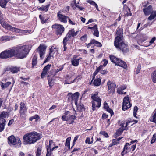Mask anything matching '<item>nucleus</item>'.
Returning <instances> with one entry per match:
<instances>
[{"label": "nucleus", "mask_w": 156, "mask_h": 156, "mask_svg": "<svg viewBox=\"0 0 156 156\" xmlns=\"http://www.w3.org/2000/svg\"><path fill=\"white\" fill-rule=\"evenodd\" d=\"M117 37H115L114 42V44L115 46L116 47L118 46L117 45V43L119 42L121 43L122 42V29H118L116 32Z\"/></svg>", "instance_id": "obj_11"}, {"label": "nucleus", "mask_w": 156, "mask_h": 156, "mask_svg": "<svg viewBox=\"0 0 156 156\" xmlns=\"http://www.w3.org/2000/svg\"><path fill=\"white\" fill-rule=\"evenodd\" d=\"M108 90H110L111 93H113L115 92L116 85L113 82L109 81L107 83Z\"/></svg>", "instance_id": "obj_15"}, {"label": "nucleus", "mask_w": 156, "mask_h": 156, "mask_svg": "<svg viewBox=\"0 0 156 156\" xmlns=\"http://www.w3.org/2000/svg\"><path fill=\"white\" fill-rule=\"evenodd\" d=\"M143 11L145 15H149L153 11L152 7L150 5L144 9Z\"/></svg>", "instance_id": "obj_18"}, {"label": "nucleus", "mask_w": 156, "mask_h": 156, "mask_svg": "<svg viewBox=\"0 0 156 156\" xmlns=\"http://www.w3.org/2000/svg\"><path fill=\"white\" fill-rule=\"evenodd\" d=\"M137 142V140H134L131 141L129 143H126L124 147L123 151L121 153L122 155L123 156L125 154L131 151H133L136 147V143L135 144L131 145Z\"/></svg>", "instance_id": "obj_4"}, {"label": "nucleus", "mask_w": 156, "mask_h": 156, "mask_svg": "<svg viewBox=\"0 0 156 156\" xmlns=\"http://www.w3.org/2000/svg\"><path fill=\"white\" fill-rule=\"evenodd\" d=\"M80 39L81 41H83L85 42L87 41V36L86 35H84V36H82Z\"/></svg>", "instance_id": "obj_55"}, {"label": "nucleus", "mask_w": 156, "mask_h": 156, "mask_svg": "<svg viewBox=\"0 0 156 156\" xmlns=\"http://www.w3.org/2000/svg\"><path fill=\"white\" fill-rule=\"evenodd\" d=\"M51 66V65L48 64L44 67L43 71L41 75V77L42 78H44L45 76L47 74Z\"/></svg>", "instance_id": "obj_16"}, {"label": "nucleus", "mask_w": 156, "mask_h": 156, "mask_svg": "<svg viewBox=\"0 0 156 156\" xmlns=\"http://www.w3.org/2000/svg\"><path fill=\"white\" fill-rule=\"evenodd\" d=\"M70 112L69 111H66L64 113V115L66 116V117L68 116L69 115V114Z\"/></svg>", "instance_id": "obj_63"}, {"label": "nucleus", "mask_w": 156, "mask_h": 156, "mask_svg": "<svg viewBox=\"0 0 156 156\" xmlns=\"http://www.w3.org/2000/svg\"><path fill=\"white\" fill-rule=\"evenodd\" d=\"M71 37L70 35H69L68 34L66 35L65 38L63 40V43H64L65 44H67L66 42L68 41V40L69 39V38Z\"/></svg>", "instance_id": "obj_43"}, {"label": "nucleus", "mask_w": 156, "mask_h": 156, "mask_svg": "<svg viewBox=\"0 0 156 156\" xmlns=\"http://www.w3.org/2000/svg\"><path fill=\"white\" fill-rule=\"evenodd\" d=\"M92 30L94 31L93 33L94 36H96L97 37L99 36V31L98 30V27L96 24H95L93 26V28L92 29Z\"/></svg>", "instance_id": "obj_22"}, {"label": "nucleus", "mask_w": 156, "mask_h": 156, "mask_svg": "<svg viewBox=\"0 0 156 156\" xmlns=\"http://www.w3.org/2000/svg\"><path fill=\"white\" fill-rule=\"evenodd\" d=\"M20 111H27V109L25 104L22 102L20 103Z\"/></svg>", "instance_id": "obj_41"}, {"label": "nucleus", "mask_w": 156, "mask_h": 156, "mask_svg": "<svg viewBox=\"0 0 156 156\" xmlns=\"http://www.w3.org/2000/svg\"><path fill=\"white\" fill-rule=\"evenodd\" d=\"M48 84L50 87L52 86L54 83V80L52 79L48 80Z\"/></svg>", "instance_id": "obj_47"}, {"label": "nucleus", "mask_w": 156, "mask_h": 156, "mask_svg": "<svg viewBox=\"0 0 156 156\" xmlns=\"http://www.w3.org/2000/svg\"><path fill=\"white\" fill-rule=\"evenodd\" d=\"M62 119L63 121H68V119H67V117L64 115L62 116Z\"/></svg>", "instance_id": "obj_64"}, {"label": "nucleus", "mask_w": 156, "mask_h": 156, "mask_svg": "<svg viewBox=\"0 0 156 156\" xmlns=\"http://www.w3.org/2000/svg\"><path fill=\"white\" fill-rule=\"evenodd\" d=\"M151 78L153 81L154 83H156V70L152 72L151 75Z\"/></svg>", "instance_id": "obj_32"}, {"label": "nucleus", "mask_w": 156, "mask_h": 156, "mask_svg": "<svg viewBox=\"0 0 156 156\" xmlns=\"http://www.w3.org/2000/svg\"><path fill=\"white\" fill-rule=\"evenodd\" d=\"M12 83L10 82H7L5 83H4L2 82L1 83V87L2 89H4L7 88L8 87L11 85Z\"/></svg>", "instance_id": "obj_24"}, {"label": "nucleus", "mask_w": 156, "mask_h": 156, "mask_svg": "<svg viewBox=\"0 0 156 156\" xmlns=\"http://www.w3.org/2000/svg\"><path fill=\"white\" fill-rule=\"evenodd\" d=\"M119 143V142H117V141L115 139H113L112 143V145H114L115 144H117Z\"/></svg>", "instance_id": "obj_59"}, {"label": "nucleus", "mask_w": 156, "mask_h": 156, "mask_svg": "<svg viewBox=\"0 0 156 156\" xmlns=\"http://www.w3.org/2000/svg\"><path fill=\"white\" fill-rule=\"evenodd\" d=\"M87 2L90 4L91 5L95 6L97 4L95 2L91 0H88L87 1Z\"/></svg>", "instance_id": "obj_57"}, {"label": "nucleus", "mask_w": 156, "mask_h": 156, "mask_svg": "<svg viewBox=\"0 0 156 156\" xmlns=\"http://www.w3.org/2000/svg\"><path fill=\"white\" fill-rule=\"evenodd\" d=\"M57 17L58 20L61 22L64 23L67 22V19L68 18L67 16L63 15L62 14L61 12L60 11L58 12Z\"/></svg>", "instance_id": "obj_14"}, {"label": "nucleus", "mask_w": 156, "mask_h": 156, "mask_svg": "<svg viewBox=\"0 0 156 156\" xmlns=\"http://www.w3.org/2000/svg\"><path fill=\"white\" fill-rule=\"evenodd\" d=\"M130 123V122L129 121L127 122H126L125 124V126L124 128H123V130H127L128 129V128L127 126L129 124V123Z\"/></svg>", "instance_id": "obj_61"}, {"label": "nucleus", "mask_w": 156, "mask_h": 156, "mask_svg": "<svg viewBox=\"0 0 156 156\" xmlns=\"http://www.w3.org/2000/svg\"><path fill=\"white\" fill-rule=\"evenodd\" d=\"M156 135L155 134H154V135L152 137L151 140V144H153L154 143L155 140H156Z\"/></svg>", "instance_id": "obj_52"}, {"label": "nucleus", "mask_w": 156, "mask_h": 156, "mask_svg": "<svg viewBox=\"0 0 156 156\" xmlns=\"http://www.w3.org/2000/svg\"><path fill=\"white\" fill-rule=\"evenodd\" d=\"M123 130L122 129H119L116 132V134L118 136L120 135L122 133Z\"/></svg>", "instance_id": "obj_51"}, {"label": "nucleus", "mask_w": 156, "mask_h": 156, "mask_svg": "<svg viewBox=\"0 0 156 156\" xmlns=\"http://www.w3.org/2000/svg\"><path fill=\"white\" fill-rule=\"evenodd\" d=\"M98 93L96 92L92 96L91 98L93 100L92 101V107L93 108L92 110L94 111L96 109V103H97V105L96 107L99 108L101 105V99L98 96Z\"/></svg>", "instance_id": "obj_5"}, {"label": "nucleus", "mask_w": 156, "mask_h": 156, "mask_svg": "<svg viewBox=\"0 0 156 156\" xmlns=\"http://www.w3.org/2000/svg\"><path fill=\"white\" fill-rule=\"evenodd\" d=\"M46 48L45 45H40L37 48V51L41 59L43 58L44 57Z\"/></svg>", "instance_id": "obj_13"}, {"label": "nucleus", "mask_w": 156, "mask_h": 156, "mask_svg": "<svg viewBox=\"0 0 156 156\" xmlns=\"http://www.w3.org/2000/svg\"><path fill=\"white\" fill-rule=\"evenodd\" d=\"M156 17V11H153L150 14V16L148 17V20H152Z\"/></svg>", "instance_id": "obj_28"}, {"label": "nucleus", "mask_w": 156, "mask_h": 156, "mask_svg": "<svg viewBox=\"0 0 156 156\" xmlns=\"http://www.w3.org/2000/svg\"><path fill=\"white\" fill-rule=\"evenodd\" d=\"M77 32H75L74 29L70 30L68 33L67 34H69L70 37L71 36L74 37L76 36L77 35Z\"/></svg>", "instance_id": "obj_35"}, {"label": "nucleus", "mask_w": 156, "mask_h": 156, "mask_svg": "<svg viewBox=\"0 0 156 156\" xmlns=\"http://www.w3.org/2000/svg\"><path fill=\"white\" fill-rule=\"evenodd\" d=\"M41 137L40 134L35 131L27 133L25 134L23 136L24 144L26 145L34 144L41 139Z\"/></svg>", "instance_id": "obj_1"}, {"label": "nucleus", "mask_w": 156, "mask_h": 156, "mask_svg": "<svg viewBox=\"0 0 156 156\" xmlns=\"http://www.w3.org/2000/svg\"><path fill=\"white\" fill-rule=\"evenodd\" d=\"M76 56L73 57V59L71 61L72 64L74 66H77L79 64V59H77L76 58Z\"/></svg>", "instance_id": "obj_26"}, {"label": "nucleus", "mask_w": 156, "mask_h": 156, "mask_svg": "<svg viewBox=\"0 0 156 156\" xmlns=\"http://www.w3.org/2000/svg\"><path fill=\"white\" fill-rule=\"evenodd\" d=\"M58 51V48L54 46L51 47L50 49V52L49 55L47 56V57L44 62L45 63L49 60L51 57H53L54 54L57 52Z\"/></svg>", "instance_id": "obj_12"}, {"label": "nucleus", "mask_w": 156, "mask_h": 156, "mask_svg": "<svg viewBox=\"0 0 156 156\" xmlns=\"http://www.w3.org/2000/svg\"><path fill=\"white\" fill-rule=\"evenodd\" d=\"M15 38V36H3L0 38V40L1 41H9L10 40H12L13 39Z\"/></svg>", "instance_id": "obj_19"}, {"label": "nucleus", "mask_w": 156, "mask_h": 156, "mask_svg": "<svg viewBox=\"0 0 156 156\" xmlns=\"http://www.w3.org/2000/svg\"><path fill=\"white\" fill-rule=\"evenodd\" d=\"M117 45L118 46H115L116 48L121 50L124 53H127L129 51L127 45L124 43L122 41L121 43L119 42L117 43Z\"/></svg>", "instance_id": "obj_10"}, {"label": "nucleus", "mask_w": 156, "mask_h": 156, "mask_svg": "<svg viewBox=\"0 0 156 156\" xmlns=\"http://www.w3.org/2000/svg\"><path fill=\"white\" fill-rule=\"evenodd\" d=\"M27 111H20V117L22 119H24L26 116Z\"/></svg>", "instance_id": "obj_37"}, {"label": "nucleus", "mask_w": 156, "mask_h": 156, "mask_svg": "<svg viewBox=\"0 0 156 156\" xmlns=\"http://www.w3.org/2000/svg\"><path fill=\"white\" fill-rule=\"evenodd\" d=\"M93 39H92L91 40V41L90 43H89L88 44H87V43L85 44L87 48H89L92 44H93V43L92 42H93Z\"/></svg>", "instance_id": "obj_60"}, {"label": "nucleus", "mask_w": 156, "mask_h": 156, "mask_svg": "<svg viewBox=\"0 0 156 156\" xmlns=\"http://www.w3.org/2000/svg\"><path fill=\"white\" fill-rule=\"evenodd\" d=\"M52 28L55 29L56 33L57 35L60 36L64 31V27L60 24H55L52 26Z\"/></svg>", "instance_id": "obj_9"}, {"label": "nucleus", "mask_w": 156, "mask_h": 156, "mask_svg": "<svg viewBox=\"0 0 156 156\" xmlns=\"http://www.w3.org/2000/svg\"><path fill=\"white\" fill-rule=\"evenodd\" d=\"M93 42H92L93 43V44H94V45L97 47H101L102 46V44L101 43L98 42L94 39H93Z\"/></svg>", "instance_id": "obj_44"}, {"label": "nucleus", "mask_w": 156, "mask_h": 156, "mask_svg": "<svg viewBox=\"0 0 156 156\" xmlns=\"http://www.w3.org/2000/svg\"><path fill=\"white\" fill-rule=\"evenodd\" d=\"M20 68L16 67H13L10 69V71L13 73H17L20 70Z\"/></svg>", "instance_id": "obj_33"}, {"label": "nucleus", "mask_w": 156, "mask_h": 156, "mask_svg": "<svg viewBox=\"0 0 156 156\" xmlns=\"http://www.w3.org/2000/svg\"><path fill=\"white\" fill-rule=\"evenodd\" d=\"M9 0H0V6L2 8H5Z\"/></svg>", "instance_id": "obj_30"}, {"label": "nucleus", "mask_w": 156, "mask_h": 156, "mask_svg": "<svg viewBox=\"0 0 156 156\" xmlns=\"http://www.w3.org/2000/svg\"><path fill=\"white\" fill-rule=\"evenodd\" d=\"M37 56L35 55L34 56L32 59V67H34L37 63Z\"/></svg>", "instance_id": "obj_38"}, {"label": "nucleus", "mask_w": 156, "mask_h": 156, "mask_svg": "<svg viewBox=\"0 0 156 156\" xmlns=\"http://www.w3.org/2000/svg\"><path fill=\"white\" fill-rule=\"evenodd\" d=\"M0 132H1L4 129L6 122H4V121H1V122H0Z\"/></svg>", "instance_id": "obj_39"}, {"label": "nucleus", "mask_w": 156, "mask_h": 156, "mask_svg": "<svg viewBox=\"0 0 156 156\" xmlns=\"http://www.w3.org/2000/svg\"><path fill=\"white\" fill-rule=\"evenodd\" d=\"M128 102L129 103L130 102V101H129V97H128V95L126 97H125L123 99V103H128Z\"/></svg>", "instance_id": "obj_48"}, {"label": "nucleus", "mask_w": 156, "mask_h": 156, "mask_svg": "<svg viewBox=\"0 0 156 156\" xmlns=\"http://www.w3.org/2000/svg\"><path fill=\"white\" fill-rule=\"evenodd\" d=\"M40 117L37 115H35L33 116H31L30 117L29 120L30 121H32L33 119H35L36 122H37L38 120L39 119Z\"/></svg>", "instance_id": "obj_36"}, {"label": "nucleus", "mask_w": 156, "mask_h": 156, "mask_svg": "<svg viewBox=\"0 0 156 156\" xmlns=\"http://www.w3.org/2000/svg\"><path fill=\"white\" fill-rule=\"evenodd\" d=\"M110 58L111 62L115 64V65H116L119 58H117L116 57L113 55H110Z\"/></svg>", "instance_id": "obj_31"}, {"label": "nucleus", "mask_w": 156, "mask_h": 156, "mask_svg": "<svg viewBox=\"0 0 156 156\" xmlns=\"http://www.w3.org/2000/svg\"><path fill=\"white\" fill-rule=\"evenodd\" d=\"M8 144L15 145V147L19 148L21 147V142L19 138L16 139L13 135H11L8 138Z\"/></svg>", "instance_id": "obj_6"}, {"label": "nucleus", "mask_w": 156, "mask_h": 156, "mask_svg": "<svg viewBox=\"0 0 156 156\" xmlns=\"http://www.w3.org/2000/svg\"><path fill=\"white\" fill-rule=\"evenodd\" d=\"M141 66L139 65L137 67L136 69V73L138 74L139 72L141 69Z\"/></svg>", "instance_id": "obj_53"}, {"label": "nucleus", "mask_w": 156, "mask_h": 156, "mask_svg": "<svg viewBox=\"0 0 156 156\" xmlns=\"http://www.w3.org/2000/svg\"><path fill=\"white\" fill-rule=\"evenodd\" d=\"M47 153L46 156H51L52 150L49 147H47Z\"/></svg>", "instance_id": "obj_46"}, {"label": "nucleus", "mask_w": 156, "mask_h": 156, "mask_svg": "<svg viewBox=\"0 0 156 156\" xmlns=\"http://www.w3.org/2000/svg\"><path fill=\"white\" fill-rule=\"evenodd\" d=\"M8 116L9 114L7 112L3 111L1 112L0 113V122H1V121H3L4 122H6L4 118L8 117Z\"/></svg>", "instance_id": "obj_17"}, {"label": "nucleus", "mask_w": 156, "mask_h": 156, "mask_svg": "<svg viewBox=\"0 0 156 156\" xmlns=\"http://www.w3.org/2000/svg\"><path fill=\"white\" fill-rule=\"evenodd\" d=\"M15 56L19 58H25L29 51V46L28 45H19L13 49Z\"/></svg>", "instance_id": "obj_2"}, {"label": "nucleus", "mask_w": 156, "mask_h": 156, "mask_svg": "<svg viewBox=\"0 0 156 156\" xmlns=\"http://www.w3.org/2000/svg\"><path fill=\"white\" fill-rule=\"evenodd\" d=\"M76 106L78 109H79L81 110H83L84 109V105L83 104H80L79 105H77V106Z\"/></svg>", "instance_id": "obj_50"}, {"label": "nucleus", "mask_w": 156, "mask_h": 156, "mask_svg": "<svg viewBox=\"0 0 156 156\" xmlns=\"http://www.w3.org/2000/svg\"><path fill=\"white\" fill-rule=\"evenodd\" d=\"M13 56H15L14 50L13 49L5 50L0 54V57L2 58H9Z\"/></svg>", "instance_id": "obj_8"}, {"label": "nucleus", "mask_w": 156, "mask_h": 156, "mask_svg": "<svg viewBox=\"0 0 156 156\" xmlns=\"http://www.w3.org/2000/svg\"><path fill=\"white\" fill-rule=\"evenodd\" d=\"M116 65L126 69L127 67L126 63L123 61L119 59Z\"/></svg>", "instance_id": "obj_21"}, {"label": "nucleus", "mask_w": 156, "mask_h": 156, "mask_svg": "<svg viewBox=\"0 0 156 156\" xmlns=\"http://www.w3.org/2000/svg\"><path fill=\"white\" fill-rule=\"evenodd\" d=\"M127 87V86L126 85H123L122 86L119 87L118 88L117 93L119 94H125L126 93V92H123L122 91L125 89Z\"/></svg>", "instance_id": "obj_20"}, {"label": "nucleus", "mask_w": 156, "mask_h": 156, "mask_svg": "<svg viewBox=\"0 0 156 156\" xmlns=\"http://www.w3.org/2000/svg\"><path fill=\"white\" fill-rule=\"evenodd\" d=\"M0 22L1 25L4 28L13 32L20 33L26 34L28 32L30 33L31 31V30H22L20 29H18L13 27L8 24L6 22L3 21L1 17H0Z\"/></svg>", "instance_id": "obj_3"}, {"label": "nucleus", "mask_w": 156, "mask_h": 156, "mask_svg": "<svg viewBox=\"0 0 156 156\" xmlns=\"http://www.w3.org/2000/svg\"><path fill=\"white\" fill-rule=\"evenodd\" d=\"M150 121L156 123V112L152 117L150 118Z\"/></svg>", "instance_id": "obj_42"}, {"label": "nucleus", "mask_w": 156, "mask_h": 156, "mask_svg": "<svg viewBox=\"0 0 156 156\" xmlns=\"http://www.w3.org/2000/svg\"><path fill=\"white\" fill-rule=\"evenodd\" d=\"M79 94L78 92H76L74 94L69 93L67 95L68 100L69 101H71L72 103L74 102L76 106H77V102Z\"/></svg>", "instance_id": "obj_7"}, {"label": "nucleus", "mask_w": 156, "mask_h": 156, "mask_svg": "<svg viewBox=\"0 0 156 156\" xmlns=\"http://www.w3.org/2000/svg\"><path fill=\"white\" fill-rule=\"evenodd\" d=\"M49 6V5L45 6L42 5L41 7L39 8L38 9L39 10L42 11H45L47 12Z\"/></svg>", "instance_id": "obj_29"}, {"label": "nucleus", "mask_w": 156, "mask_h": 156, "mask_svg": "<svg viewBox=\"0 0 156 156\" xmlns=\"http://www.w3.org/2000/svg\"><path fill=\"white\" fill-rule=\"evenodd\" d=\"M93 143L92 141H90V139L89 137L87 138L86 140V143H88L89 144H91Z\"/></svg>", "instance_id": "obj_58"}, {"label": "nucleus", "mask_w": 156, "mask_h": 156, "mask_svg": "<svg viewBox=\"0 0 156 156\" xmlns=\"http://www.w3.org/2000/svg\"><path fill=\"white\" fill-rule=\"evenodd\" d=\"M67 119H68L67 121H69V120H71V122H68L67 123L71 124L74 122V120L76 118L75 116L73 115H69L67 117Z\"/></svg>", "instance_id": "obj_27"}, {"label": "nucleus", "mask_w": 156, "mask_h": 156, "mask_svg": "<svg viewBox=\"0 0 156 156\" xmlns=\"http://www.w3.org/2000/svg\"><path fill=\"white\" fill-rule=\"evenodd\" d=\"M41 149L40 148H38L36 152V156H40L41 155Z\"/></svg>", "instance_id": "obj_56"}, {"label": "nucleus", "mask_w": 156, "mask_h": 156, "mask_svg": "<svg viewBox=\"0 0 156 156\" xmlns=\"http://www.w3.org/2000/svg\"><path fill=\"white\" fill-rule=\"evenodd\" d=\"M103 66L101 65L99 67L100 73L102 74H104L107 73V71L105 70H103Z\"/></svg>", "instance_id": "obj_40"}, {"label": "nucleus", "mask_w": 156, "mask_h": 156, "mask_svg": "<svg viewBox=\"0 0 156 156\" xmlns=\"http://www.w3.org/2000/svg\"><path fill=\"white\" fill-rule=\"evenodd\" d=\"M104 108L106 109L107 111L111 114L112 116L113 114V112L112 110L109 108L108 104L106 102H105L104 103Z\"/></svg>", "instance_id": "obj_25"}, {"label": "nucleus", "mask_w": 156, "mask_h": 156, "mask_svg": "<svg viewBox=\"0 0 156 156\" xmlns=\"http://www.w3.org/2000/svg\"><path fill=\"white\" fill-rule=\"evenodd\" d=\"M138 109V108L137 106H136L134 107L133 111V115L136 118H137L136 116V113L137 112Z\"/></svg>", "instance_id": "obj_49"}, {"label": "nucleus", "mask_w": 156, "mask_h": 156, "mask_svg": "<svg viewBox=\"0 0 156 156\" xmlns=\"http://www.w3.org/2000/svg\"><path fill=\"white\" fill-rule=\"evenodd\" d=\"M101 82V79L100 78H98L94 80L93 84L95 86H99L100 85Z\"/></svg>", "instance_id": "obj_34"}, {"label": "nucleus", "mask_w": 156, "mask_h": 156, "mask_svg": "<svg viewBox=\"0 0 156 156\" xmlns=\"http://www.w3.org/2000/svg\"><path fill=\"white\" fill-rule=\"evenodd\" d=\"M71 139V137H69L67 138L66 140V143H65V145L66 146H67L69 148V145H70V141Z\"/></svg>", "instance_id": "obj_45"}, {"label": "nucleus", "mask_w": 156, "mask_h": 156, "mask_svg": "<svg viewBox=\"0 0 156 156\" xmlns=\"http://www.w3.org/2000/svg\"><path fill=\"white\" fill-rule=\"evenodd\" d=\"M132 106L131 104L130 103V102H128V103H123L122 105V109L123 110L125 111L128 108H130Z\"/></svg>", "instance_id": "obj_23"}, {"label": "nucleus", "mask_w": 156, "mask_h": 156, "mask_svg": "<svg viewBox=\"0 0 156 156\" xmlns=\"http://www.w3.org/2000/svg\"><path fill=\"white\" fill-rule=\"evenodd\" d=\"M101 134L103 135L106 137H108V133L105 131L102 132H101Z\"/></svg>", "instance_id": "obj_62"}, {"label": "nucleus", "mask_w": 156, "mask_h": 156, "mask_svg": "<svg viewBox=\"0 0 156 156\" xmlns=\"http://www.w3.org/2000/svg\"><path fill=\"white\" fill-rule=\"evenodd\" d=\"M156 38L155 37H154L149 41L150 44L148 45L147 46H149L151 45V44H153L154 42V41L155 40Z\"/></svg>", "instance_id": "obj_54"}]
</instances>
